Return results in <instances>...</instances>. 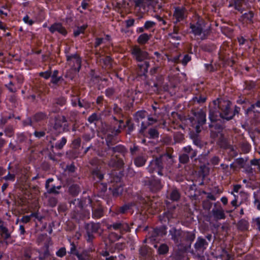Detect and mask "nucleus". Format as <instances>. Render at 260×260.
Returning a JSON list of instances; mask_svg holds the SVG:
<instances>
[{
    "label": "nucleus",
    "instance_id": "nucleus-40",
    "mask_svg": "<svg viewBox=\"0 0 260 260\" xmlns=\"http://www.w3.org/2000/svg\"><path fill=\"white\" fill-rule=\"evenodd\" d=\"M190 28L191 29L192 33L195 36H199L201 35L203 31V28L200 24H190Z\"/></svg>",
    "mask_w": 260,
    "mask_h": 260
},
{
    "label": "nucleus",
    "instance_id": "nucleus-59",
    "mask_svg": "<svg viewBox=\"0 0 260 260\" xmlns=\"http://www.w3.org/2000/svg\"><path fill=\"white\" fill-rule=\"evenodd\" d=\"M81 139L80 138L78 137L74 139L72 143V147L74 149H78L81 145Z\"/></svg>",
    "mask_w": 260,
    "mask_h": 260
},
{
    "label": "nucleus",
    "instance_id": "nucleus-4",
    "mask_svg": "<svg viewBox=\"0 0 260 260\" xmlns=\"http://www.w3.org/2000/svg\"><path fill=\"white\" fill-rule=\"evenodd\" d=\"M70 131V125L65 116L57 115L54 117V122L48 124V132L58 135Z\"/></svg>",
    "mask_w": 260,
    "mask_h": 260
},
{
    "label": "nucleus",
    "instance_id": "nucleus-2",
    "mask_svg": "<svg viewBox=\"0 0 260 260\" xmlns=\"http://www.w3.org/2000/svg\"><path fill=\"white\" fill-rule=\"evenodd\" d=\"M171 239L175 244L181 250L186 251L190 248L196 235L193 232L183 231L176 228H172L169 231Z\"/></svg>",
    "mask_w": 260,
    "mask_h": 260
},
{
    "label": "nucleus",
    "instance_id": "nucleus-14",
    "mask_svg": "<svg viewBox=\"0 0 260 260\" xmlns=\"http://www.w3.org/2000/svg\"><path fill=\"white\" fill-rule=\"evenodd\" d=\"M187 11L184 7H177L175 8L173 13V18L175 19L173 23L177 24L178 22L184 20L187 16Z\"/></svg>",
    "mask_w": 260,
    "mask_h": 260
},
{
    "label": "nucleus",
    "instance_id": "nucleus-51",
    "mask_svg": "<svg viewBox=\"0 0 260 260\" xmlns=\"http://www.w3.org/2000/svg\"><path fill=\"white\" fill-rule=\"evenodd\" d=\"M175 143H180L184 140V135L180 132L176 133L173 136Z\"/></svg>",
    "mask_w": 260,
    "mask_h": 260
},
{
    "label": "nucleus",
    "instance_id": "nucleus-6",
    "mask_svg": "<svg viewBox=\"0 0 260 260\" xmlns=\"http://www.w3.org/2000/svg\"><path fill=\"white\" fill-rule=\"evenodd\" d=\"M101 229V224L100 223L91 222L87 223L85 225V238L86 241L89 243H92L95 238L94 234H99L100 235H101L102 232H100Z\"/></svg>",
    "mask_w": 260,
    "mask_h": 260
},
{
    "label": "nucleus",
    "instance_id": "nucleus-64",
    "mask_svg": "<svg viewBox=\"0 0 260 260\" xmlns=\"http://www.w3.org/2000/svg\"><path fill=\"white\" fill-rule=\"evenodd\" d=\"M244 84H245V89L248 90H251L255 87V83L251 81H246L244 82Z\"/></svg>",
    "mask_w": 260,
    "mask_h": 260
},
{
    "label": "nucleus",
    "instance_id": "nucleus-46",
    "mask_svg": "<svg viewBox=\"0 0 260 260\" xmlns=\"http://www.w3.org/2000/svg\"><path fill=\"white\" fill-rule=\"evenodd\" d=\"M78 105L80 108H84L85 109L91 107V103L85 99H78Z\"/></svg>",
    "mask_w": 260,
    "mask_h": 260
},
{
    "label": "nucleus",
    "instance_id": "nucleus-21",
    "mask_svg": "<svg viewBox=\"0 0 260 260\" xmlns=\"http://www.w3.org/2000/svg\"><path fill=\"white\" fill-rule=\"evenodd\" d=\"M166 230L167 228L165 226L153 229L151 232L148 233V239L151 241H155L157 237H163L167 234Z\"/></svg>",
    "mask_w": 260,
    "mask_h": 260
},
{
    "label": "nucleus",
    "instance_id": "nucleus-57",
    "mask_svg": "<svg viewBox=\"0 0 260 260\" xmlns=\"http://www.w3.org/2000/svg\"><path fill=\"white\" fill-rule=\"evenodd\" d=\"M87 25H83L80 27H78L74 31V35L75 37L78 36L80 34L83 33L85 29L87 28Z\"/></svg>",
    "mask_w": 260,
    "mask_h": 260
},
{
    "label": "nucleus",
    "instance_id": "nucleus-61",
    "mask_svg": "<svg viewBox=\"0 0 260 260\" xmlns=\"http://www.w3.org/2000/svg\"><path fill=\"white\" fill-rule=\"evenodd\" d=\"M94 137V135L93 134H88L85 133L82 135V139L83 140V144H84L85 143H87L90 141L91 139H92Z\"/></svg>",
    "mask_w": 260,
    "mask_h": 260
},
{
    "label": "nucleus",
    "instance_id": "nucleus-33",
    "mask_svg": "<svg viewBox=\"0 0 260 260\" xmlns=\"http://www.w3.org/2000/svg\"><path fill=\"white\" fill-rule=\"evenodd\" d=\"M212 212L214 217L217 220L224 219L225 218L224 211L221 207L213 209Z\"/></svg>",
    "mask_w": 260,
    "mask_h": 260
},
{
    "label": "nucleus",
    "instance_id": "nucleus-22",
    "mask_svg": "<svg viewBox=\"0 0 260 260\" xmlns=\"http://www.w3.org/2000/svg\"><path fill=\"white\" fill-rule=\"evenodd\" d=\"M67 99L63 96H59L54 99L52 103V109L49 113H58L60 111L59 107H63L67 104Z\"/></svg>",
    "mask_w": 260,
    "mask_h": 260
},
{
    "label": "nucleus",
    "instance_id": "nucleus-18",
    "mask_svg": "<svg viewBox=\"0 0 260 260\" xmlns=\"http://www.w3.org/2000/svg\"><path fill=\"white\" fill-rule=\"evenodd\" d=\"M178 214L176 211V207L173 206L168 208L162 215L159 216L161 222L169 223L172 219L177 217Z\"/></svg>",
    "mask_w": 260,
    "mask_h": 260
},
{
    "label": "nucleus",
    "instance_id": "nucleus-55",
    "mask_svg": "<svg viewBox=\"0 0 260 260\" xmlns=\"http://www.w3.org/2000/svg\"><path fill=\"white\" fill-rule=\"evenodd\" d=\"M207 100V98L205 95H200L193 98L192 101L194 103H197L198 104L204 103Z\"/></svg>",
    "mask_w": 260,
    "mask_h": 260
},
{
    "label": "nucleus",
    "instance_id": "nucleus-17",
    "mask_svg": "<svg viewBox=\"0 0 260 260\" xmlns=\"http://www.w3.org/2000/svg\"><path fill=\"white\" fill-rule=\"evenodd\" d=\"M78 201V207L80 208V210H74L71 213V217L72 219H75L77 221H79L81 220H83L86 217L85 212L82 210V208L83 207V204L82 201H79V199L75 200L74 201H72V203L73 204H75V202Z\"/></svg>",
    "mask_w": 260,
    "mask_h": 260
},
{
    "label": "nucleus",
    "instance_id": "nucleus-9",
    "mask_svg": "<svg viewBox=\"0 0 260 260\" xmlns=\"http://www.w3.org/2000/svg\"><path fill=\"white\" fill-rule=\"evenodd\" d=\"M128 152L127 149L122 145H118L115 146H112L109 151H101L98 153V155L102 157L113 156L116 153H121L123 156Z\"/></svg>",
    "mask_w": 260,
    "mask_h": 260
},
{
    "label": "nucleus",
    "instance_id": "nucleus-23",
    "mask_svg": "<svg viewBox=\"0 0 260 260\" xmlns=\"http://www.w3.org/2000/svg\"><path fill=\"white\" fill-rule=\"evenodd\" d=\"M134 206H137L138 208H146L151 206L152 202L148 197L144 198L139 195L137 197V200L135 203H134Z\"/></svg>",
    "mask_w": 260,
    "mask_h": 260
},
{
    "label": "nucleus",
    "instance_id": "nucleus-58",
    "mask_svg": "<svg viewBox=\"0 0 260 260\" xmlns=\"http://www.w3.org/2000/svg\"><path fill=\"white\" fill-rule=\"evenodd\" d=\"M152 0H135V5L137 7H145L147 3Z\"/></svg>",
    "mask_w": 260,
    "mask_h": 260
},
{
    "label": "nucleus",
    "instance_id": "nucleus-39",
    "mask_svg": "<svg viewBox=\"0 0 260 260\" xmlns=\"http://www.w3.org/2000/svg\"><path fill=\"white\" fill-rule=\"evenodd\" d=\"M147 160V157L143 155H139L134 159V164L137 167H141L143 166Z\"/></svg>",
    "mask_w": 260,
    "mask_h": 260
},
{
    "label": "nucleus",
    "instance_id": "nucleus-19",
    "mask_svg": "<svg viewBox=\"0 0 260 260\" xmlns=\"http://www.w3.org/2000/svg\"><path fill=\"white\" fill-rule=\"evenodd\" d=\"M208 242L202 237H198L194 247L196 252L199 254H203L208 246Z\"/></svg>",
    "mask_w": 260,
    "mask_h": 260
},
{
    "label": "nucleus",
    "instance_id": "nucleus-53",
    "mask_svg": "<svg viewBox=\"0 0 260 260\" xmlns=\"http://www.w3.org/2000/svg\"><path fill=\"white\" fill-rule=\"evenodd\" d=\"M148 134L151 139H156L159 137V133L156 128H151L149 129Z\"/></svg>",
    "mask_w": 260,
    "mask_h": 260
},
{
    "label": "nucleus",
    "instance_id": "nucleus-30",
    "mask_svg": "<svg viewBox=\"0 0 260 260\" xmlns=\"http://www.w3.org/2000/svg\"><path fill=\"white\" fill-rule=\"evenodd\" d=\"M49 30L52 33L57 31L62 35H66L67 31L60 23H54L49 27Z\"/></svg>",
    "mask_w": 260,
    "mask_h": 260
},
{
    "label": "nucleus",
    "instance_id": "nucleus-20",
    "mask_svg": "<svg viewBox=\"0 0 260 260\" xmlns=\"http://www.w3.org/2000/svg\"><path fill=\"white\" fill-rule=\"evenodd\" d=\"M219 118H218L217 120L213 121L211 120L212 123L209 125V128L210 130L211 137L212 138H216L218 134H220L221 136L222 135L221 132L223 129V126L219 123L216 122Z\"/></svg>",
    "mask_w": 260,
    "mask_h": 260
},
{
    "label": "nucleus",
    "instance_id": "nucleus-3",
    "mask_svg": "<svg viewBox=\"0 0 260 260\" xmlns=\"http://www.w3.org/2000/svg\"><path fill=\"white\" fill-rule=\"evenodd\" d=\"M173 152V149L172 148L168 147L165 154L156 157L150 161L147 168L148 171L150 173L156 172L159 175L162 176V170L165 167L167 161H168L167 165H171L174 162L173 156L172 155Z\"/></svg>",
    "mask_w": 260,
    "mask_h": 260
},
{
    "label": "nucleus",
    "instance_id": "nucleus-31",
    "mask_svg": "<svg viewBox=\"0 0 260 260\" xmlns=\"http://www.w3.org/2000/svg\"><path fill=\"white\" fill-rule=\"evenodd\" d=\"M114 134H108L107 137L105 138L106 147L102 151H110V148L113 146L115 142H114Z\"/></svg>",
    "mask_w": 260,
    "mask_h": 260
},
{
    "label": "nucleus",
    "instance_id": "nucleus-32",
    "mask_svg": "<svg viewBox=\"0 0 260 260\" xmlns=\"http://www.w3.org/2000/svg\"><path fill=\"white\" fill-rule=\"evenodd\" d=\"M251 112L260 113V97L256 100L254 104H251L246 110V113L247 114H248Z\"/></svg>",
    "mask_w": 260,
    "mask_h": 260
},
{
    "label": "nucleus",
    "instance_id": "nucleus-52",
    "mask_svg": "<svg viewBox=\"0 0 260 260\" xmlns=\"http://www.w3.org/2000/svg\"><path fill=\"white\" fill-rule=\"evenodd\" d=\"M64 82V80L61 76H57L56 77H52L51 79V83L56 86H59Z\"/></svg>",
    "mask_w": 260,
    "mask_h": 260
},
{
    "label": "nucleus",
    "instance_id": "nucleus-54",
    "mask_svg": "<svg viewBox=\"0 0 260 260\" xmlns=\"http://www.w3.org/2000/svg\"><path fill=\"white\" fill-rule=\"evenodd\" d=\"M47 199V205L51 207H54L58 203V200L54 197H48Z\"/></svg>",
    "mask_w": 260,
    "mask_h": 260
},
{
    "label": "nucleus",
    "instance_id": "nucleus-44",
    "mask_svg": "<svg viewBox=\"0 0 260 260\" xmlns=\"http://www.w3.org/2000/svg\"><path fill=\"white\" fill-rule=\"evenodd\" d=\"M169 249V246L166 244H161L157 248V252L159 255H165L168 252Z\"/></svg>",
    "mask_w": 260,
    "mask_h": 260
},
{
    "label": "nucleus",
    "instance_id": "nucleus-1",
    "mask_svg": "<svg viewBox=\"0 0 260 260\" xmlns=\"http://www.w3.org/2000/svg\"><path fill=\"white\" fill-rule=\"evenodd\" d=\"M231 102L222 98H217L209 106V117L212 121L216 120L218 118L229 121L232 119L236 114L239 113L240 108L235 106L234 111L231 106Z\"/></svg>",
    "mask_w": 260,
    "mask_h": 260
},
{
    "label": "nucleus",
    "instance_id": "nucleus-47",
    "mask_svg": "<svg viewBox=\"0 0 260 260\" xmlns=\"http://www.w3.org/2000/svg\"><path fill=\"white\" fill-rule=\"evenodd\" d=\"M47 118L48 116L46 113L42 112H38L34 116V119L37 122L43 120Z\"/></svg>",
    "mask_w": 260,
    "mask_h": 260
},
{
    "label": "nucleus",
    "instance_id": "nucleus-63",
    "mask_svg": "<svg viewBox=\"0 0 260 260\" xmlns=\"http://www.w3.org/2000/svg\"><path fill=\"white\" fill-rule=\"evenodd\" d=\"M126 127H127V133L130 134L135 129L134 124L132 122L131 119L127 120Z\"/></svg>",
    "mask_w": 260,
    "mask_h": 260
},
{
    "label": "nucleus",
    "instance_id": "nucleus-34",
    "mask_svg": "<svg viewBox=\"0 0 260 260\" xmlns=\"http://www.w3.org/2000/svg\"><path fill=\"white\" fill-rule=\"evenodd\" d=\"M190 137L192 140L194 145L201 148L203 146V142L201 141L199 134H196L194 131L190 132Z\"/></svg>",
    "mask_w": 260,
    "mask_h": 260
},
{
    "label": "nucleus",
    "instance_id": "nucleus-49",
    "mask_svg": "<svg viewBox=\"0 0 260 260\" xmlns=\"http://www.w3.org/2000/svg\"><path fill=\"white\" fill-rule=\"evenodd\" d=\"M67 142V140L66 137H62L60 140L57 141L55 144V147L57 150H61L63 148Z\"/></svg>",
    "mask_w": 260,
    "mask_h": 260
},
{
    "label": "nucleus",
    "instance_id": "nucleus-36",
    "mask_svg": "<svg viewBox=\"0 0 260 260\" xmlns=\"http://www.w3.org/2000/svg\"><path fill=\"white\" fill-rule=\"evenodd\" d=\"M134 203H129L128 204H124L122 206L117 207L116 209V212L118 213L124 214L133 206H134Z\"/></svg>",
    "mask_w": 260,
    "mask_h": 260
},
{
    "label": "nucleus",
    "instance_id": "nucleus-27",
    "mask_svg": "<svg viewBox=\"0 0 260 260\" xmlns=\"http://www.w3.org/2000/svg\"><path fill=\"white\" fill-rule=\"evenodd\" d=\"M94 187L96 189L98 196L102 198H104L107 189V184L101 183V182H96L94 184Z\"/></svg>",
    "mask_w": 260,
    "mask_h": 260
},
{
    "label": "nucleus",
    "instance_id": "nucleus-60",
    "mask_svg": "<svg viewBox=\"0 0 260 260\" xmlns=\"http://www.w3.org/2000/svg\"><path fill=\"white\" fill-rule=\"evenodd\" d=\"M212 203L210 201H209L208 199H205L204 201H203L202 207L204 210L208 211L210 210L212 207Z\"/></svg>",
    "mask_w": 260,
    "mask_h": 260
},
{
    "label": "nucleus",
    "instance_id": "nucleus-48",
    "mask_svg": "<svg viewBox=\"0 0 260 260\" xmlns=\"http://www.w3.org/2000/svg\"><path fill=\"white\" fill-rule=\"evenodd\" d=\"M122 235H118L115 232H110V234H109L108 239L111 243H114L116 241H117L119 240L120 238H121Z\"/></svg>",
    "mask_w": 260,
    "mask_h": 260
},
{
    "label": "nucleus",
    "instance_id": "nucleus-35",
    "mask_svg": "<svg viewBox=\"0 0 260 260\" xmlns=\"http://www.w3.org/2000/svg\"><path fill=\"white\" fill-rule=\"evenodd\" d=\"M68 253L77 256L78 258V260H84L82 255L79 253L77 249V246L74 242L71 243L70 248V250L68 251Z\"/></svg>",
    "mask_w": 260,
    "mask_h": 260
},
{
    "label": "nucleus",
    "instance_id": "nucleus-37",
    "mask_svg": "<svg viewBox=\"0 0 260 260\" xmlns=\"http://www.w3.org/2000/svg\"><path fill=\"white\" fill-rule=\"evenodd\" d=\"M81 191L80 186L76 184L71 185L69 188V192L73 196H77Z\"/></svg>",
    "mask_w": 260,
    "mask_h": 260
},
{
    "label": "nucleus",
    "instance_id": "nucleus-50",
    "mask_svg": "<svg viewBox=\"0 0 260 260\" xmlns=\"http://www.w3.org/2000/svg\"><path fill=\"white\" fill-rule=\"evenodd\" d=\"M149 66V62L148 61H144L143 62L138 64V67L143 74H145L148 72V69Z\"/></svg>",
    "mask_w": 260,
    "mask_h": 260
},
{
    "label": "nucleus",
    "instance_id": "nucleus-13",
    "mask_svg": "<svg viewBox=\"0 0 260 260\" xmlns=\"http://www.w3.org/2000/svg\"><path fill=\"white\" fill-rule=\"evenodd\" d=\"M84 202L85 203H87L90 205V206L92 207V216L93 218L98 219L103 216V209L101 205L99 204H98L97 206L95 204L93 205L92 200L89 197L85 198Z\"/></svg>",
    "mask_w": 260,
    "mask_h": 260
},
{
    "label": "nucleus",
    "instance_id": "nucleus-62",
    "mask_svg": "<svg viewBox=\"0 0 260 260\" xmlns=\"http://www.w3.org/2000/svg\"><path fill=\"white\" fill-rule=\"evenodd\" d=\"M238 226L239 229L241 230H245L247 229L248 223L245 220L242 219L238 223Z\"/></svg>",
    "mask_w": 260,
    "mask_h": 260
},
{
    "label": "nucleus",
    "instance_id": "nucleus-41",
    "mask_svg": "<svg viewBox=\"0 0 260 260\" xmlns=\"http://www.w3.org/2000/svg\"><path fill=\"white\" fill-rule=\"evenodd\" d=\"M177 250L172 255L173 260H184L185 253L183 250Z\"/></svg>",
    "mask_w": 260,
    "mask_h": 260
},
{
    "label": "nucleus",
    "instance_id": "nucleus-7",
    "mask_svg": "<svg viewBox=\"0 0 260 260\" xmlns=\"http://www.w3.org/2000/svg\"><path fill=\"white\" fill-rule=\"evenodd\" d=\"M98 161L96 158H93L90 160L89 164L92 166L90 168V174L92 178L96 180V182H101L104 178V173L102 171V167L98 165Z\"/></svg>",
    "mask_w": 260,
    "mask_h": 260
},
{
    "label": "nucleus",
    "instance_id": "nucleus-56",
    "mask_svg": "<svg viewBox=\"0 0 260 260\" xmlns=\"http://www.w3.org/2000/svg\"><path fill=\"white\" fill-rule=\"evenodd\" d=\"M250 165L256 167V168H254L255 172H260V158L253 159L250 160Z\"/></svg>",
    "mask_w": 260,
    "mask_h": 260
},
{
    "label": "nucleus",
    "instance_id": "nucleus-28",
    "mask_svg": "<svg viewBox=\"0 0 260 260\" xmlns=\"http://www.w3.org/2000/svg\"><path fill=\"white\" fill-rule=\"evenodd\" d=\"M195 117L194 122L198 123L200 125H204L206 121V113L203 110H200L193 113Z\"/></svg>",
    "mask_w": 260,
    "mask_h": 260
},
{
    "label": "nucleus",
    "instance_id": "nucleus-10",
    "mask_svg": "<svg viewBox=\"0 0 260 260\" xmlns=\"http://www.w3.org/2000/svg\"><path fill=\"white\" fill-rule=\"evenodd\" d=\"M110 181L111 186L109 187V190L114 197L120 196L123 190L122 183L120 182V178L117 176Z\"/></svg>",
    "mask_w": 260,
    "mask_h": 260
},
{
    "label": "nucleus",
    "instance_id": "nucleus-8",
    "mask_svg": "<svg viewBox=\"0 0 260 260\" xmlns=\"http://www.w3.org/2000/svg\"><path fill=\"white\" fill-rule=\"evenodd\" d=\"M142 183L144 186H147L152 192L160 190L163 186L161 180L155 177L146 178L142 181Z\"/></svg>",
    "mask_w": 260,
    "mask_h": 260
},
{
    "label": "nucleus",
    "instance_id": "nucleus-15",
    "mask_svg": "<svg viewBox=\"0 0 260 260\" xmlns=\"http://www.w3.org/2000/svg\"><path fill=\"white\" fill-rule=\"evenodd\" d=\"M67 60L69 64L72 66L73 69L79 72L81 68V59L78 54L67 55Z\"/></svg>",
    "mask_w": 260,
    "mask_h": 260
},
{
    "label": "nucleus",
    "instance_id": "nucleus-42",
    "mask_svg": "<svg viewBox=\"0 0 260 260\" xmlns=\"http://www.w3.org/2000/svg\"><path fill=\"white\" fill-rule=\"evenodd\" d=\"M0 232L2 238L5 240L11 237V234L9 232L8 229L4 226L3 224H0Z\"/></svg>",
    "mask_w": 260,
    "mask_h": 260
},
{
    "label": "nucleus",
    "instance_id": "nucleus-29",
    "mask_svg": "<svg viewBox=\"0 0 260 260\" xmlns=\"http://www.w3.org/2000/svg\"><path fill=\"white\" fill-rule=\"evenodd\" d=\"M254 16V12L249 10L248 12L244 13L240 17L239 20L248 24H252L253 23V18Z\"/></svg>",
    "mask_w": 260,
    "mask_h": 260
},
{
    "label": "nucleus",
    "instance_id": "nucleus-11",
    "mask_svg": "<svg viewBox=\"0 0 260 260\" xmlns=\"http://www.w3.org/2000/svg\"><path fill=\"white\" fill-rule=\"evenodd\" d=\"M229 7H234L236 10L242 14L244 11L250 10L251 6L249 0H231Z\"/></svg>",
    "mask_w": 260,
    "mask_h": 260
},
{
    "label": "nucleus",
    "instance_id": "nucleus-5",
    "mask_svg": "<svg viewBox=\"0 0 260 260\" xmlns=\"http://www.w3.org/2000/svg\"><path fill=\"white\" fill-rule=\"evenodd\" d=\"M198 154L197 150L193 148L191 146L188 145L184 147L181 153L179 156V160L181 164H186L189 161V158L191 159H194L196 160V157Z\"/></svg>",
    "mask_w": 260,
    "mask_h": 260
},
{
    "label": "nucleus",
    "instance_id": "nucleus-24",
    "mask_svg": "<svg viewBox=\"0 0 260 260\" xmlns=\"http://www.w3.org/2000/svg\"><path fill=\"white\" fill-rule=\"evenodd\" d=\"M53 181V178H49L46 181L45 188L47 190V193L49 194H58L59 193V190L61 188V185H57L50 184V183Z\"/></svg>",
    "mask_w": 260,
    "mask_h": 260
},
{
    "label": "nucleus",
    "instance_id": "nucleus-16",
    "mask_svg": "<svg viewBox=\"0 0 260 260\" xmlns=\"http://www.w3.org/2000/svg\"><path fill=\"white\" fill-rule=\"evenodd\" d=\"M131 51L132 54L137 61L142 62L148 58V53L146 51L142 50L138 46H135Z\"/></svg>",
    "mask_w": 260,
    "mask_h": 260
},
{
    "label": "nucleus",
    "instance_id": "nucleus-25",
    "mask_svg": "<svg viewBox=\"0 0 260 260\" xmlns=\"http://www.w3.org/2000/svg\"><path fill=\"white\" fill-rule=\"evenodd\" d=\"M111 157L110 159L107 162V165L109 167L120 168L124 165L123 160L119 158L117 155Z\"/></svg>",
    "mask_w": 260,
    "mask_h": 260
},
{
    "label": "nucleus",
    "instance_id": "nucleus-12",
    "mask_svg": "<svg viewBox=\"0 0 260 260\" xmlns=\"http://www.w3.org/2000/svg\"><path fill=\"white\" fill-rule=\"evenodd\" d=\"M107 227L109 230L113 229L115 231H118L121 235H123L131 230L128 224L123 221L116 222L111 224H107Z\"/></svg>",
    "mask_w": 260,
    "mask_h": 260
},
{
    "label": "nucleus",
    "instance_id": "nucleus-45",
    "mask_svg": "<svg viewBox=\"0 0 260 260\" xmlns=\"http://www.w3.org/2000/svg\"><path fill=\"white\" fill-rule=\"evenodd\" d=\"M106 130L105 133H108V134H114L115 136H117L121 133V131H119V129H117L115 126L112 125H106Z\"/></svg>",
    "mask_w": 260,
    "mask_h": 260
},
{
    "label": "nucleus",
    "instance_id": "nucleus-43",
    "mask_svg": "<svg viewBox=\"0 0 260 260\" xmlns=\"http://www.w3.org/2000/svg\"><path fill=\"white\" fill-rule=\"evenodd\" d=\"M180 193L177 188H173L170 193V199L173 201H177L180 199Z\"/></svg>",
    "mask_w": 260,
    "mask_h": 260
},
{
    "label": "nucleus",
    "instance_id": "nucleus-38",
    "mask_svg": "<svg viewBox=\"0 0 260 260\" xmlns=\"http://www.w3.org/2000/svg\"><path fill=\"white\" fill-rule=\"evenodd\" d=\"M151 35L146 33L140 35L137 39V42L141 45L145 44L151 38Z\"/></svg>",
    "mask_w": 260,
    "mask_h": 260
},
{
    "label": "nucleus",
    "instance_id": "nucleus-26",
    "mask_svg": "<svg viewBox=\"0 0 260 260\" xmlns=\"http://www.w3.org/2000/svg\"><path fill=\"white\" fill-rule=\"evenodd\" d=\"M139 257L141 259L145 260L150 257L151 249L149 246L146 245H142L139 249Z\"/></svg>",
    "mask_w": 260,
    "mask_h": 260
}]
</instances>
